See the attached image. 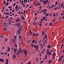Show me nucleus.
I'll return each mask as SVG.
<instances>
[{
    "instance_id": "obj_2",
    "label": "nucleus",
    "mask_w": 64,
    "mask_h": 64,
    "mask_svg": "<svg viewBox=\"0 0 64 64\" xmlns=\"http://www.w3.org/2000/svg\"><path fill=\"white\" fill-rule=\"evenodd\" d=\"M23 52L24 53V55L26 56H27V52L26 50H24L23 51Z\"/></svg>"
},
{
    "instance_id": "obj_30",
    "label": "nucleus",
    "mask_w": 64,
    "mask_h": 64,
    "mask_svg": "<svg viewBox=\"0 0 64 64\" xmlns=\"http://www.w3.org/2000/svg\"><path fill=\"white\" fill-rule=\"evenodd\" d=\"M39 25H40V27H41L42 26V24H39Z\"/></svg>"
},
{
    "instance_id": "obj_12",
    "label": "nucleus",
    "mask_w": 64,
    "mask_h": 64,
    "mask_svg": "<svg viewBox=\"0 0 64 64\" xmlns=\"http://www.w3.org/2000/svg\"><path fill=\"white\" fill-rule=\"evenodd\" d=\"M20 26V24L19 23L18 24L17 26V27H19Z\"/></svg>"
},
{
    "instance_id": "obj_9",
    "label": "nucleus",
    "mask_w": 64,
    "mask_h": 64,
    "mask_svg": "<svg viewBox=\"0 0 64 64\" xmlns=\"http://www.w3.org/2000/svg\"><path fill=\"white\" fill-rule=\"evenodd\" d=\"M8 51H10V47H8Z\"/></svg>"
},
{
    "instance_id": "obj_10",
    "label": "nucleus",
    "mask_w": 64,
    "mask_h": 64,
    "mask_svg": "<svg viewBox=\"0 0 64 64\" xmlns=\"http://www.w3.org/2000/svg\"><path fill=\"white\" fill-rule=\"evenodd\" d=\"M7 24L6 22H5L3 23V25H5Z\"/></svg>"
},
{
    "instance_id": "obj_16",
    "label": "nucleus",
    "mask_w": 64,
    "mask_h": 64,
    "mask_svg": "<svg viewBox=\"0 0 64 64\" xmlns=\"http://www.w3.org/2000/svg\"><path fill=\"white\" fill-rule=\"evenodd\" d=\"M20 52V53H22V51L21 50V49L20 48H19V51Z\"/></svg>"
},
{
    "instance_id": "obj_20",
    "label": "nucleus",
    "mask_w": 64,
    "mask_h": 64,
    "mask_svg": "<svg viewBox=\"0 0 64 64\" xmlns=\"http://www.w3.org/2000/svg\"><path fill=\"white\" fill-rule=\"evenodd\" d=\"M34 5L35 6H37V4H36V3L34 2Z\"/></svg>"
},
{
    "instance_id": "obj_49",
    "label": "nucleus",
    "mask_w": 64,
    "mask_h": 64,
    "mask_svg": "<svg viewBox=\"0 0 64 64\" xmlns=\"http://www.w3.org/2000/svg\"><path fill=\"white\" fill-rule=\"evenodd\" d=\"M4 54V52H2L1 54V55H3Z\"/></svg>"
},
{
    "instance_id": "obj_36",
    "label": "nucleus",
    "mask_w": 64,
    "mask_h": 64,
    "mask_svg": "<svg viewBox=\"0 0 64 64\" xmlns=\"http://www.w3.org/2000/svg\"><path fill=\"white\" fill-rule=\"evenodd\" d=\"M64 14H63L62 13H61V16H63L64 15Z\"/></svg>"
},
{
    "instance_id": "obj_31",
    "label": "nucleus",
    "mask_w": 64,
    "mask_h": 64,
    "mask_svg": "<svg viewBox=\"0 0 64 64\" xmlns=\"http://www.w3.org/2000/svg\"><path fill=\"white\" fill-rule=\"evenodd\" d=\"M50 25H52V23H50L49 26H50Z\"/></svg>"
},
{
    "instance_id": "obj_15",
    "label": "nucleus",
    "mask_w": 64,
    "mask_h": 64,
    "mask_svg": "<svg viewBox=\"0 0 64 64\" xmlns=\"http://www.w3.org/2000/svg\"><path fill=\"white\" fill-rule=\"evenodd\" d=\"M45 10V11L44 12V15H45V14H46V13H47L46 12V11H47V10Z\"/></svg>"
},
{
    "instance_id": "obj_44",
    "label": "nucleus",
    "mask_w": 64,
    "mask_h": 64,
    "mask_svg": "<svg viewBox=\"0 0 64 64\" xmlns=\"http://www.w3.org/2000/svg\"><path fill=\"white\" fill-rule=\"evenodd\" d=\"M51 60H50L49 62H49V63H51Z\"/></svg>"
},
{
    "instance_id": "obj_41",
    "label": "nucleus",
    "mask_w": 64,
    "mask_h": 64,
    "mask_svg": "<svg viewBox=\"0 0 64 64\" xmlns=\"http://www.w3.org/2000/svg\"><path fill=\"white\" fill-rule=\"evenodd\" d=\"M55 14H53V16L54 17H55L56 16V15H55Z\"/></svg>"
},
{
    "instance_id": "obj_47",
    "label": "nucleus",
    "mask_w": 64,
    "mask_h": 64,
    "mask_svg": "<svg viewBox=\"0 0 64 64\" xmlns=\"http://www.w3.org/2000/svg\"><path fill=\"white\" fill-rule=\"evenodd\" d=\"M14 38H15V39H16V38H17V37H16V36H14Z\"/></svg>"
},
{
    "instance_id": "obj_64",
    "label": "nucleus",
    "mask_w": 64,
    "mask_h": 64,
    "mask_svg": "<svg viewBox=\"0 0 64 64\" xmlns=\"http://www.w3.org/2000/svg\"><path fill=\"white\" fill-rule=\"evenodd\" d=\"M36 45H34V48H35L36 47Z\"/></svg>"
},
{
    "instance_id": "obj_62",
    "label": "nucleus",
    "mask_w": 64,
    "mask_h": 64,
    "mask_svg": "<svg viewBox=\"0 0 64 64\" xmlns=\"http://www.w3.org/2000/svg\"><path fill=\"white\" fill-rule=\"evenodd\" d=\"M28 64H31V62L30 61V62L28 63Z\"/></svg>"
},
{
    "instance_id": "obj_45",
    "label": "nucleus",
    "mask_w": 64,
    "mask_h": 64,
    "mask_svg": "<svg viewBox=\"0 0 64 64\" xmlns=\"http://www.w3.org/2000/svg\"><path fill=\"white\" fill-rule=\"evenodd\" d=\"M37 18H38V17H36V18L35 19H34V20H35V21H36V20H37Z\"/></svg>"
},
{
    "instance_id": "obj_32",
    "label": "nucleus",
    "mask_w": 64,
    "mask_h": 64,
    "mask_svg": "<svg viewBox=\"0 0 64 64\" xmlns=\"http://www.w3.org/2000/svg\"><path fill=\"white\" fill-rule=\"evenodd\" d=\"M4 30L5 31H6V30H7V29L6 28H3Z\"/></svg>"
},
{
    "instance_id": "obj_46",
    "label": "nucleus",
    "mask_w": 64,
    "mask_h": 64,
    "mask_svg": "<svg viewBox=\"0 0 64 64\" xmlns=\"http://www.w3.org/2000/svg\"><path fill=\"white\" fill-rule=\"evenodd\" d=\"M42 44L41 43L40 44V47H42Z\"/></svg>"
},
{
    "instance_id": "obj_33",
    "label": "nucleus",
    "mask_w": 64,
    "mask_h": 64,
    "mask_svg": "<svg viewBox=\"0 0 64 64\" xmlns=\"http://www.w3.org/2000/svg\"><path fill=\"white\" fill-rule=\"evenodd\" d=\"M52 14H53V13H52L51 14H50V17L51 16H52Z\"/></svg>"
},
{
    "instance_id": "obj_25",
    "label": "nucleus",
    "mask_w": 64,
    "mask_h": 64,
    "mask_svg": "<svg viewBox=\"0 0 64 64\" xmlns=\"http://www.w3.org/2000/svg\"><path fill=\"white\" fill-rule=\"evenodd\" d=\"M13 58L14 59L15 58H16V56H15L14 55L13 56Z\"/></svg>"
},
{
    "instance_id": "obj_51",
    "label": "nucleus",
    "mask_w": 64,
    "mask_h": 64,
    "mask_svg": "<svg viewBox=\"0 0 64 64\" xmlns=\"http://www.w3.org/2000/svg\"><path fill=\"white\" fill-rule=\"evenodd\" d=\"M8 7L9 8V9H11V7L10 6H8Z\"/></svg>"
},
{
    "instance_id": "obj_6",
    "label": "nucleus",
    "mask_w": 64,
    "mask_h": 64,
    "mask_svg": "<svg viewBox=\"0 0 64 64\" xmlns=\"http://www.w3.org/2000/svg\"><path fill=\"white\" fill-rule=\"evenodd\" d=\"M21 18L23 20L24 19V20H25V18L24 17V16H23V15H22V16H21Z\"/></svg>"
},
{
    "instance_id": "obj_13",
    "label": "nucleus",
    "mask_w": 64,
    "mask_h": 64,
    "mask_svg": "<svg viewBox=\"0 0 64 64\" xmlns=\"http://www.w3.org/2000/svg\"><path fill=\"white\" fill-rule=\"evenodd\" d=\"M20 21V20H19V19L18 18L16 20V22H18V21Z\"/></svg>"
},
{
    "instance_id": "obj_55",
    "label": "nucleus",
    "mask_w": 64,
    "mask_h": 64,
    "mask_svg": "<svg viewBox=\"0 0 64 64\" xmlns=\"http://www.w3.org/2000/svg\"><path fill=\"white\" fill-rule=\"evenodd\" d=\"M46 3H47L48 2V0H46Z\"/></svg>"
},
{
    "instance_id": "obj_8",
    "label": "nucleus",
    "mask_w": 64,
    "mask_h": 64,
    "mask_svg": "<svg viewBox=\"0 0 64 64\" xmlns=\"http://www.w3.org/2000/svg\"><path fill=\"white\" fill-rule=\"evenodd\" d=\"M14 53H16V51H17V49H15L14 48Z\"/></svg>"
},
{
    "instance_id": "obj_27",
    "label": "nucleus",
    "mask_w": 64,
    "mask_h": 64,
    "mask_svg": "<svg viewBox=\"0 0 64 64\" xmlns=\"http://www.w3.org/2000/svg\"><path fill=\"white\" fill-rule=\"evenodd\" d=\"M15 47H18L17 44H15Z\"/></svg>"
},
{
    "instance_id": "obj_43",
    "label": "nucleus",
    "mask_w": 64,
    "mask_h": 64,
    "mask_svg": "<svg viewBox=\"0 0 64 64\" xmlns=\"http://www.w3.org/2000/svg\"><path fill=\"white\" fill-rule=\"evenodd\" d=\"M60 7H61V6H60L58 8V10H59V9H60Z\"/></svg>"
},
{
    "instance_id": "obj_61",
    "label": "nucleus",
    "mask_w": 64,
    "mask_h": 64,
    "mask_svg": "<svg viewBox=\"0 0 64 64\" xmlns=\"http://www.w3.org/2000/svg\"><path fill=\"white\" fill-rule=\"evenodd\" d=\"M15 5H16V4L14 3L13 5V6H14Z\"/></svg>"
},
{
    "instance_id": "obj_26",
    "label": "nucleus",
    "mask_w": 64,
    "mask_h": 64,
    "mask_svg": "<svg viewBox=\"0 0 64 64\" xmlns=\"http://www.w3.org/2000/svg\"><path fill=\"white\" fill-rule=\"evenodd\" d=\"M58 4V2H56L55 3V5H57Z\"/></svg>"
},
{
    "instance_id": "obj_38",
    "label": "nucleus",
    "mask_w": 64,
    "mask_h": 64,
    "mask_svg": "<svg viewBox=\"0 0 64 64\" xmlns=\"http://www.w3.org/2000/svg\"><path fill=\"white\" fill-rule=\"evenodd\" d=\"M40 62L41 63H44V61H40Z\"/></svg>"
},
{
    "instance_id": "obj_23",
    "label": "nucleus",
    "mask_w": 64,
    "mask_h": 64,
    "mask_svg": "<svg viewBox=\"0 0 64 64\" xmlns=\"http://www.w3.org/2000/svg\"><path fill=\"white\" fill-rule=\"evenodd\" d=\"M38 35L39 34H36L35 35V36H38Z\"/></svg>"
},
{
    "instance_id": "obj_18",
    "label": "nucleus",
    "mask_w": 64,
    "mask_h": 64,
    "mask_svg": "<svg viewBox=\"0 0 64 64\" xmlns=\"http://www.w3.org/2000/svg\"><path fill=\"white\" fill-rule=\"evenodd\" d=\"M35 34H36V33H34L32 35V36H33V37H34V36H34Z\"/></svg>"
},
{
    "instance_id": "obj_39",
    "label": "nucleus",
    "mask_w": 64,
    "mask_h": 64,
    "mask_svg": "<svg viewBox=\"0 0 64 64\" xmlns=\"http://www.w3.org/2000/svg\"><path fill=\"white\" fill-rule=\"evenodd\" d=\"M4 4H6V3H5V0H4Z\"/></svg>"
},
{
    "instance_id": "obj_48",
    "label": "nucleus",
    "mask_w": 64,
    "mask_h": 64,
    "mask_svg": "<svg viewBox=\"0 0 64 64\" xmlns=\"http://www.w3.org/2000/svg\"><path fill=\"white\" fill-rule=\"evenodd\" d=\"M20 51H18V54H20Z\"/></svg>"
},
{
    "instance_id": "obj_40",
    "label": "nucleus",
    "mask_w": 64,
    "mask_h": 64,
    "mask_svg": "<svg viewBox=\"0 0 64 64\" xmlns=\"http://www.w3.org/2000/svg\"><path fill=\"white\" fill-rule=\"evenodd\" d=\"M53 6H54V4H53L52 5V7H51V9H52L53 8Z\"/></svg>"
},
{
    "instance_id": "obj_57",
    "label": "nucleus",
    "mask_w": 64,
    "mask_h": 64,
    "mask_svg": "<svg viewBox=\"0 0 64 64\" xmlns=\"http://www.w3.org/2000/svg\"><path fill=\"white\" fill-rule=\"evenodd\" d=\"M49 53V52H48L46 53L47 54H48Z\"/></svg>"
},
{
    "instance_id": "obj_5",
    "label": "nucleus",
    "mask_w": 64,
    "mask_h": 64,
    "mask_svg": "<svg viewBox=\"0 0 64 64\" xmlns=\"http://www.w3.org/2000/svg\"><path fill=\"white\" fill-rule=\"evenodd\" d=\"M38 47H39V46H38V45H37V46H36V50H37V51L38 50Z\"/></svg>"
},
{
    "instance_id": "obj_29",
    "label": "nucleus",
    "mask_w": 64,
    "mask_h": 64,
    "mask_svg": "<svg viewBox=\"0 0 64 64\" xmlns=\"http://www.w3.org/2000/svg\"><path fill=\"white\" fill-rule=\"evenodd\" d=\"M35 42V40H33L32 41V43H34Z\"/></svg>"
},
{
    "instance_id": "obj_14",
    "label": "nucleus",
    "mask_w": 64,
    "mask_h": 64,
    "mask_svg": "<svg viewBox=\"0 0 64 64\" xmlns=\"http://www.w3.org/2000/svg\"><path fill=\"white\" fill-rule=\"evenodd\" d=\"M37 5H38H38H40V3H38V2L36 4Z\"/></svg>"
},
{
    "instance_id": "obj_7",
    "label": "nucleus",
    "mask_w": 64,
    "mask_h": 64,
    "mask_svg": "<svg viewBox=\"0 0 64 64\" xmlns=\"http://www.w3.org/2000/svg\"><path fill=\"white\" fill-rule=\"evenodd\" d=\"M44 37L46 39V38H47V34H46L44 36Z\"/></svg>"
},
{
    "instance_id": "obj_52",
    "label": "nucleus",
    "mask_w": 64,
    "mask_h": 64,
    "mask_svg": "<svg viewBox=\"0 0 64 64\" xmlns=\"http://www.w3.org/2000/svg\"><path fill=\"white\" fill-rule=\"evenodd\" d=\"M56 20H55V19H54V20H53L52 21V22H55V21Z\"/></svg>"
},
{
    "instance_id": "obj_11",
    "label": "nucleus",
    "mask_w": 64,
    "mask_h": 64,
    "mask_svg": "<svg viewBox=\"0 0 64 64\" xmlns=\"http://www.w3.org/2000/svg\"><path fill=\"white\" fill-rule=\"evenodd\" d=\"M45 10L46 11H47V10H46V9H45L44 10H42V12H44V11H45Z\"/></svg>"
},
{
    "instance_id": "obj_63",
    "label": "nucleus",
    "mask_w": 64,
    "mask_h": 64,
    "mask_svg": "<svg viewBox=\"0 0 64 64\" xmlns=\"http://www.w3.org/2000/svg\"><path fill=\"white\" fill-rule=\"evenodd\" d=\"M17 6H16V9H17Z\"/></svg>"
},
{
    "instance_id": "obj_24",
    "label": "nucleus",
    "mask_w": 64,
    "mask_h": 64,
    "mask_svg": "<svg viewBox=\"0 0 64 64\" xmlns=\"http://www.w3.org/2000/svg\"><path fill=\"white\" fill-rule=\"evenodd\" d=\"M18 38L20 39H21V38H22V37L21 36H18Z\"/></svg>"
},
{
    "instance_id": "obj_17",
    "label": "nucleus",
    "mask_w": 64,
    "mask_h": 64,
    "mask_svg": "<svg viewBox=\"0 0 64 64\" xmlns=\"http://www.w3.org/2000/svg\"><path fill=\"white\" fill-rule=\"evenodd\" d=\"M64 45V44H63V43H62V46H61V49H62V47H63V46Z\"/></svg>"
},
{
    "instance_id": "obj_54",
    "label": "nucleus",
    "mask_w": 64,
    "mask_h": 64,
    "mask_svg": "<svg viewBox=\"0 0 64 64\" xmlns=\"http://www.w3.org/2000/svg\"><path fill=\"white\" fill-rule=\"evenodd\" d=\"M46 2H45L44 4V5H45V4H46Z\"/></svg>"
},
{
    "instance_id": "obj_4",
    "label": "nucleus",
    "mask_w": 64,
    "mask_h": 64,
    "mask_svg": "<svg viewBox=\"0 0 64 64\" xmlns=\"http://www.w3.org/2000/svg\"><path fill=\"white\" fill-rule=\"evenodd\" d=\"M47 48H51V46L50 45H47Z\"/></svg>"
},
{
    "instance_id": "obj_56",
    "label": "nucleus",
    "mask_w": 64,
    "mask_h": 64,
    "mask_svg": "<svg viewBox=\"0 0 64 64\" xmlns=\"http://www.w3.org/2000/svg\"><path fill=\"white\" fill-rule=\"evenodd\" d=\"M4 26L6 27H8V26L7 25H4Z\"/></svg>"
},
{
    "instance_id": "obj_1",
    "label": "nucleus",
    "mask_w": 64,
    "mask_h": 64,
    "mask_svg": "<svg viewBox=\"0 0 64 64\" xmlns=\"http://www.w3.org/2000/svg\"><path fill=\"white\" fill-rule=\"evenodd\" d=\"M22 31V26H20L19 28L18 31H17L16 34L17 35H18V34H20V32H21Z\"/></svg>"
},
{
    "instance_id": "obj_59",
    "label": "nucleus",
    "mask_w": 64,
    "mask_h": 64,
    "mask_svg": "<svg viewBox=\"0 0 64 64\" xmlns=\"http://www.w3.org/2000/svg\"><path fill=\"white\" fill-rule=\"evenodd\" d=\"M40 56L41 57V53L40 52Z\"/></svg>"
},
{
    "instance_id": "obj_28",
    "label": "nucleus",
    "mask_w": 64,
    "mask_h": 64,
    "mask_svg": "<svg viewBox=\"0 0 64 64\" xmlns=\"http://www.w3.org/2000/svg\"><path fill=\"white\" fill-rule=\"evenodd\" d=\"M35 21H34L32 23V24L33 25H34V24H35Z\"/></svg>"
},
{
    "instance_id": "obj_35",
    "label": "nucleus",
    "mask_w": 64,
    "mask_h": 64,
    "mask_svg": "<svg viewBox=\"0 0 64 64\" xmlns=\"http://www.w3.org/2000/svg\"><path fill=\"white\" fill-rule=\"evenodd\" d=\"M6 60V61L8 63V62H8V59H7Z\"/></svg>"
},
{
    "instance_id": "obj_37",
    "label": "nucleus",
    "mask_w": 64,
    "mask_h": 64,
    "mask_svg": "<svg viewBox=\"0 0 64 64\" xmlns=\"http://www.w3.org/2000/svg\"><path fill=\"white\" fill-rule=\"evenodd\" d=\"M9 4V2H7V4H6V6H8V5Z\"/></svg>"
},
{
    "instance_id": "obj_19",
    "label": "nucleus",
    "mask_w": 64,
    "mask_h": 64,
    "mask_svg": "<svg viewBox=\"0 0 64 64\" xmlns=\"http://www.w3.org/2000/svg\"><path fill=\"white\" fill-rule=\"evenodd\" d=\"M8 24L9 25H11V22L10 21L8 22Z\"/></svg>"
},
{
    "instance_id": "obj_21",
    "label": "nucleus",
    "mask_w": 64,
    "mask_h": 64,
    "mask_svg": "<svg viewBox=\"0 0 64 64\" xmlns=\"http://www.w3.org/2000/svg\"><path fill=\"white\" fill-rule=\"evenodd\" d=\"M62 5L61 6V7H62V6H63V4H64V3H62L61 4Z\"/></svg>"
},
{
    "instance_id": "obj_3",
    "label": "nucleus",
    "mask_w": 64,
    "mask_h": 64,
    "mask_svg": "<svg viewBox=\"0 0 64 64\" xmlns=\"http://www.w3.org/2000/svg\"><path fill=\"white\" fill-rule=\"evenodd\" d=\"M0 62H4V60L3 59H2V58H0Z\"/></svg>"
},
{
    "instance_id": "obj_22",
    "label": "nucleus",
    "mask_w": 64,
    "mask_h": 64,
    "mask_svg": "<svg viewBox=\"0 0 64 64\" xmlns=\"http://www.w3.org/2000/svg\"><path fill=\"white\" fill-rule=\"evenodd\" d=\"M58 7H57L56 8H54V10H57V9H58Z\"/></svg>"
},
{
    "instance_id": "obj_50",
    "label": "nucleus",
    "mask_w": 64,
    "mask_h": 64,
    "mask_svg": "<svg viewBox=\"0 0 64 64\" xmlns=\"http://www.w3.org/2000/svg\"><path fill=\"white\" fill-rule=\"evenodd\" d=\"M34 15H36V16H37V13H35L34 14Z\"/></svg>"
},
{
    "instance_id": "obj_60",
    "label": "nucleus",
    "mask_w": 64,
    "mask_h": 64,
    "mask_svg": "<svg viewBox=\"0 0 64 64\" xmlns=\"http://www.w3.org/2000/svg\"><path fill=\"white\" fill-rule=\"evenodd\" d=\"M44 52L43 51H42V54H43V53H44Z\"/></svg>"
},
{
    "instance_id": "obj_42",
    "label": "nucleus",
    "mask_w": 64,
    "mask_h": 64,
    "mask_svg": "<svg viewBox=\"0 0 64 64\" xmlns=\"http://www.w3.org/2000/svg\"><path fill=\"white\" fill-rule=\"evenodd\" d=\"M45 16H46V17H47V16H48V14H45Z\"/></svg>"
},
{
    "instance_id": "obj_58",
    "label": "nucleus",
    "mask_w": 64,
    "mask_h": 64,
    "mask_svg": "<svg viewBox=\"0 0 64 64\" xmlns=\"http://www.w3.org/2000/svg\"><path fill=\"white\" fill-rule=\"evenodd\" d=\"M46 2V1H45V0H43V1H42V3H44V2Z\"/></svg>"
},
{
    "instance_id": "obj_53",
    "label": "nucleus",
    "mask_w": 64,
    "mask_h": 64,
    "mask_svg": "<svg viewBox=\"0 0 64 64\" xmlns=\"http://www.w3.org/2000/svg\"><path fill=\"white\" fill-rule=\"evenodd\" d=\"M23 4V1L22 0V4Z\"/></svg>"
},
{
    "instance_id": "obj_34",
    "label": "nucleus",
    "mask_w": 64,
    "mask_h": 64,
    "mask_svg": "<svg viewBox=\"0 0 64 64\" xmlns=\"http://www.w3.org/2000/svg\"><path fill=\"white\" fill-rule=\"evenodd\" d=\"M42 19L43 20H45V17H43Z\"/></svg>"
}]
</instances>
